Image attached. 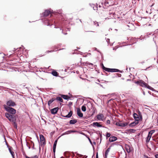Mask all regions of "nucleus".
Masks as SVG:
<instances>
[{"label":"nucleus","instance_id":"nucleus-1","mask_svg":"<svg viewBox=\"0 0 158 158\" xmlns=\"http://www.w3.org/2000/svg\"><path fill=\"white\" fill-rule=\"evenodd\" d=\"M135 83L140 86L147 88L150 90H152V88L151 87L148 85L146 83H145L144 81L142 80H139L138 81H135Z\"/></svg>","mask_w":158,"mask_h":158},{"label":"nucleus","instance_id":"nucleus-2","mask_svg":"<svg viewBox=\"0 0 158 158\" xmlns=\"http://www.w3.org/2000/svg\"><path fill=\"white\" fill-rule=\"evenodd\" d=\"M5 116L10 121L14 123H15L16 118L14 115L10 114L9 113H6Z\"/></svg>","mask_w":158,"mask_h":158},{"label":"nucleus","instance_id":"nucleus-3","mask_svg":"<svg viewBox=\"0 0 158 158\" xmlns=\"http://www.w3.org/2000/svg\"><path fill=\"white\" fill-rule=\"evenodd\" d=\"M5 108L6 110L8 112L7 113L14 115L16 113V110L12 108L6 106V107H5Z\"/></svg>","mask_w":158,"mask_h":158},{"label":"nucleus","instance_id":"nucleus-4","mask_svg":"<svg viewBox=\"0 0 158 158\" xmlns=\"http://www.w3.org/2000/svg\"><path fill=\"white\" fill-rule=\"evenodd\" d=\"M103 70L109 72H120V71L117 69H110L109 68H107L106 67H104Z\"/></svg>","mask_w":158,"mask_h":158},{"label":"nucleus","instance_id":"nucleus-5","mask_svg":"<svg viewBox=\"0 0 158 158\" xmlns=\"http://www.w3.org/2000/svg\"><path fill=\"white\" fill-rule=\"evenodd\" d=\"M6 105L8 107L14 106L16 105L15 103L11 100H9L6 103Z\"/></svg>","mask_w":158,"mask_h":158},{"label":"nucleus","instance_id":"nucleus-6","mask_svg":"<svg viewBox=\"0 0 158 158\" xmlns=\"http://www.w3.org/2000/svg\"><path fill=\"white\" fill-rule=\"evenodd\" d=\"M40 137L41 143L43 144H45L46 143L45 140L44 135H40Z\"/></svg>","mask_w":158,"mask_h":158},{"label":"nucleus","instance_id":"nucleus-7","mask_svg":"<svg viewBox=\"0 0 158 158\" xmlns=\"http://www.w3.org/2000/svg\"><path fill=\"white\" fill-rule=\"evenodd\" d=\"M127 123H123L121 122H117L116 123V125L117 126L121 127H124L126 126L127 125Z\"/></svg>","mask_w":158,"mask_h":158},{"label":"nucleus","instance_id":"nucleus-8","mask_svg":"<svg viewBox=\"0 0 158 158\" xmlns=\"http://www.w3.org/2000/svg\"><path fill=\"white\" fill-rule=\"evenodd\" d=\"M97 119L100 121H102L104 118V115L102 114H99L97 116Z\"/></svg>","mask_w":158,"mask_h":158},{"label":"nucleus","instance_id":"nucleus-9","mask_svg":"<svg viewBox=\"0 0 158 158\" xmlns=\"http://www.w3.org/2000/svg\"><path fill=\"white\" fill-rule=\"evenodd\" d=\"M74 132H78L76 130H69L63 133L61 135H68L71 133H74Z\"/></svg>","mask_w":158,"mask_h":158},{"label":"nucleus","instance_id":"nucleus-10","mask_svg":"<svg viewBox=\"0 0 158 158\" xmlns=\"http://www.w3.org/2000/svg\"><path fill=\"white\" fill-rule=\"evenodd\" d=\"M59 108L58 107H55L51 109V113L52 114H56Z\"/></svg>","mask_w":158,"mask_h":158},{"label":"nucleus","instance_id":"nucleus-11","mask_svg":"<svg viewBox=\"0 0 158 158\" xmlns=\"http://www.w3.org/2000/svg\"><path fill=\"white\" fill-rule=\"evenodd\" d=\"M133 116L134 118L135 119V121H136V120H137V121L139 122V121L140 120V118L137 114L136 113H134L133 114Z\"/></svg>","mask_w":158,"mask_h":158},{"label":"nucleus","instance_id":"nucleus-12","mask_svg":"<svg viewBox=\"0 0 158 158\" xmlns=\"http://www.w3.org/2000/svg\"><path fill=\"white\" fill-rule=\"evenodd\" d=\"M51 13V11L48 10H46L43 13L44 16H47Z\"/></svg>","mask_w":158,"mask_h":158},{"label":"nucleus","instance_id":"nucleus-13","mask_svg":"<svg viewBox=\"0 0 158 158\" xmlns=\"http://www.w3.org/2000/svg\"><path fill=\"white\" fill-rule=\"evenodd\" d=\"M117 138L115 136H111L110 137L109 139V141L110 142H113L117 140Z\"/></svg>","mask_w":158,"mask_h":158},{"label":"nucleus","instance_id":"nucleus-14","mask_svg":"<svg viewBox=\"0 0 158 158\" xmlns=\"http://www.w3.org/2000/svg\"><path fill=\"white\" fill-rule=\"evenodd\" d=\"M139 123V122L137 121V120L136 121H135L131 123H130L129 124V126L130 127H133L135 126L137 124H138Z\"/></svg>","mask_w":158,"mask_h":158},{"label":"nucleus","instance_id":"nucleus-15","mask_svg":"<svg viewBox=\"0 0 158 158\" xmlns=\"http://www.w3.org/2000/svg\"><path fill=\"white\" fill-rule=\"evenodd\" d=\"M93 126L94 127H101L102 126L100 124V123L98 122H94L93 124Z\"/></svg>","mask_w":158,"mask_h":158},{"label":"nucleus","instance_id":"nucleus-16","mask_svg":"<svg viewBox=\"0 0 158 158\" xmlns=\"http://www.w3.org/2000/svg\"><path fill=\"white\" fill-rule=\"evenodd\" d=\"M110 148L111 146H110L106 151L105 154V156L106 158L107 157L108 153L110 152Z\"/></svg>","mask_w":158,"mask_h":158},{"label":"nucleus","instance_id":"nucleus-17","mask_svg":"<svg viewBox=\"0 0 158 158\" xmlns=\"http://www.w3.org/2000/svg\"><path fill=\"white\" fill-rule=\"evenodd\" d=\"M77 114L80 117H82L83 116V114L80 112L79 109L77 110Z\"/></svg>","mask_w":158,"mask_h":158},{"label":"nucleus","instance_id":"nucleus-18","mask_svg":"<svg viewBox=\"0 0 158 158\" xmlns=\"http://www.w3.org/2000/svg\"><path fill=\"white\" fill-rule=\"evenodd\" d=\"M73 114V112L72 111H70L69 112L68 114L65 116H63V117L66 118H70L72 115Z\"/></svg>","mask_w":158,"mask_h":158},{"label":"nucleus","instance_id":"nucleus-19","mask_svg":"<svg viewBox=\"0 0 158 158\" xmlns=\"http://www.w3.org/2000/svg\"><path fill=\"white\" fill-rule=\"evenodd\" d=\"M62 98L63 99L65 100H68L70 98V97H69L67 95H62L61 96Z\"/></svg>","mask_w":158,"mask_h":158},{"label":"nucleus","instance_id":"nucleus-20","mask_svg":"<svg viewBox=\"0 0 158 158\" xmlns=\"http://www.w3.org/2000/svg\"><path fill=\"white\" fill-rule=\"evenodd\" d=\"M77 122V121L76 119H72L71 120L69 121V123L70 124H74L76 123Z\"/></svg>","mask_w":158,"mask_h":158},{"label":"nucleus","instance_id":"nucleus-21","mask_svg":"<svg viewBox=\"0 0 158 158\" xmlns=\"http://www.w3.org/2000/svg\"><path fill=\"white\" fill-rule=\"evenodd\" d=\"M155 132V130H152L149 132L148 136L149 137H151L152 134Z\"/></svg>","mask_w":158,"mask_h":158},{"label":"nucleus","instance_id":"nucleus-22","mask_svg":"<svg viewBox=\"0 0 158 158\" xmlns=\"http://www.w3.org/2000/svg\"><path fill=\"white\" fill-rule=\"evenodd\" d=\"M125 148L128 153H130L131 152V149L130 147L128 145H126L125 146Z\"/></svg>","mask_w":158,"mask_h":158},{"label":"nucleus","instance_id":"nucleus-23","mask_svg":"<svg viewBox=\"0 0 158 158\" xmlns=\"http://www.w3.org/2000/svg\"><path fill=\"white\" fill-rule=\"evenodd\" d=\"M52 74L53 76H55V77H57L58 76V73L56 71H53L52 72Z\"/></svg>","mask_w":158,"mask_h":158},{"label":"nucleus","instance_id":"nucleus-24","mask_svg":"<svg viewBox=\"0 0 158 158\" xmlns=\"http://www.w3.org/2000/svg\"><path fill=\"white\" fill-rule=\"evenodd\" d=\"M56 99L54 98H52L51 99H50L48 102V104L49 106L50 105L51 103L52 102Z\"/></svg>","mask_w":158,"mask_h":158},{"label":"nucleus","instance_id":"nucleus-25","mask_svg":"<svg viewBox=\"0 0 158 158\" xmlns=\"http://www.w3.org/2000/svg\"><path fill=\"white\" fill-rule=\"evenodd\" d=\"M81 61H82V59H81L80 62V63H81V66H84L85 65H87L88 64H89V63H88L87 62H86L85 63V62L82 63V62Z\"/></svg>","mask_w":158,"mask_h":158},{"label":"nucleus","instance_id":"nucleus-26","mask_svg":"<svg viewBox=\"0 0 158 158\" xmlns=\"http://www.w3.org/2000/svg\"><path fill=\"white\" fill-rule=\"evenodd\" d=\"M56 100L59 101L61 102H63V100L61 97H57L56 98Z\"/></svg>","mask_w":158,"mask_h":158},{"label":"nucleus","instance_id":"nucleus-27","mask_svg":"<svg viewBox=\"0 0 158 158\" xmlns=\"http://www.w3.org/2000/svg\"><path fill=\"white\" fill-rule=\"evenodd\" d=\"M25 157L26 158H38V156L36 155H35L31 157H29L27 156V155H25Z\"/></svg>","mask_w":158,"mask_h":158},{"label":"nucleus","instance_id":"nucleus-28","mask_svg":"<svg viewBox=\"0 0 158 158\" xmlns=\"http://www.w3.org/2000/svg\"><path fill=\"white\" fill-rule=\"evenodd\" d=\"M9 152H10V153L11 155H12V157L13 158H14V152L13 151H12L11 149H10V148L9 149Z\"/></svg>","mask_w":158,"mask_h":158},{"label":"nucleus","instance_id":"nucleus-29","mask_svg":"<svg viewBox=\"0 0 158 158\" xmlns=\"http://www.w3.org/2000/svg\"><path fill=\"white\" fill-rule=\"evenodd\" d=\"M46 22H44V23H46V22H47V23H45V24L47 26H51V25L50 23L49 22V21H48V20L46 19L45 21Z\"/></svg>","mask_w":158,"mask_h":158},{"label":"nucleus","instance_id":"nucleus-30","mask_svg":"<svg viewBox=\"0 0 158 158\" xmlns=\"http://www.w3.org/2000/svg\"><path fill=\"white\" fill-rule=\"evenodd\" d=\"M81 110L85 112L86 110V107L85 106L83 105L81 107Z\"/></svg>","mask_w":158,"mask_h":158},{"label":"nucleus","instance_id":"nucleus-31","mask_svg":"<svg viewBox=\"0 0 158 158\" xmlns=\"http://www.w3.org/2000/svg\"><path fill=\"white\" fill-rule=\"evenodd\" d=\"M91 6L93 8L94 10H95L97 9L98 7L96 6L94 4H92Z\"/></svg>","mask_w":158,"mask_h":158},{"label":"nucleus","instance_id":"nucleus-32","mask_svg":"<svg viewBox=\"0 0 158 158\" xmlns=\"http://www.w3.org/2000/svg\"><path fill=\"white\" fill-rule=\"evenodd\" d=\"M20 48H19V49H18V48H17L16 49H15L14 48L15 50L14 51H16V50H17V51H16L15 52H17L18 51H19H19L20 50V53H20V54H21V53H22V52L21 51V50H20Z\"/></svg>","mask_w":158,"mask_h":158},{"label":"nucleus","instance_id":"nucleus-33","mask_svg":"<svg viewBox=\"0 0 158 158\" xmlns=\"http://www.w3.org/2000/svg\"><path fill=\"white\" fill-rule=\"evenodd\" d=\"M57 142V139H56L55 140L53 144V147L56 148Z\"/></svg>","mask_w":158,"mask_h":158},{"label":"nucleus","instance_id":"nucleus-34","mask_svg":"<svg viewBox=\"0 0 158 158\" xmlns=\"http://www.w3.org/2000/svg\"><path fill=\"white\" fill-rule=\"evenodd\" d=\"M151 137H149L148 136L147 137V138H146V142L147 143L149 141H150V139L151 138Z\"/></svg>","mask_w":158,"mask_h":158},{"label":"nucleus","instance_id":"nucleus-35","mask_svg":"<svg viewBox=\"0 0 158 158\" xmlns=\"http://www.w3.org/2000/svg\"><path fill=\"white\" fill-rule=\"evenodd\" d=\"M94 25L96 26H99V24H98V23L96 21L94 22Z\"/></svg>","mask_w":158,"mask_h":158},{"label":"nucleus","instance_id":"nucleus-36","mask_svg":"<svg viewBox=\"0 0 158 158\" xmlns=\"http://www.w3.org/2000/svg\"><path fill=\"white\" fill-rule=\"evenodd\" d=\"M110 134L109 133H108V132H106V138L107 139L108 138L110 137Z\"/></svg>","mask_w":158,"mask_h":158},{"label":"nucleus","instance_id":"nucleus-37","mask_svg":"<svg viewBox=\"0 0 158 158\" xmlns=\"http://www.w3.org/2000/svg\"><path fill=\"white\" fill-rule=\"evenodd\" d=\"M104 5L105 6H109L108 2L107 1H105L104 2Z\"/></svg>","mask_w":158,"mask_h":158},{"label":"nucleus","instance_id":"nucleus-38","mask_svg":"<svg viewBox=\"0 0 158 158\" xmlns=\"http://www.w3.org/2000/svg\"><path fill=\"white\" fill-rule=\"evenodd\" d=\"M132 42L133 43H135L136 42V39L135 38H132L131 39Z\"/></svg>","mask_w":158,"mask_h":158},{"label":"nucleus","instance_id":"nucleus-39","mask_svg":"<svg viewBox=\"0 0 158 158\" xmlns=\"http://www.w3.org/2000/svg\"><path fill=\"white\" fill-rule=\"evenodd\" d=\"M106 123L107 124H110V121L109 120H108L106 121Z\"/></svg>","mask_w":158,"mask_h":158},{"label":"nucleus","instance_id":"nucleus-40","mask_svg":"<svg viewBox=\"0 0 158 158\" xmlns=\"http://www.w3.org/2000/svg\"><path fill=\"white\" fill-rule=\"evenodd\" d=\"M56 148L53 147V152L54 153V154H55V151H56Z\"/></svg>","mask_w":158,"mask_h":158},{"label":"nucleus","instance_id":"nucleus-41","mask_svg":"<svg viewBox=\"0 0 158 158\" xmlns=\"http://www.w3.org/2000/svg\"><path fill=\"white\" fill-rule=\"evenodd\" d=\"M106 41L107 42L108 44L110 43V39H106Z\"/></svg>","mask_w":158,"mask_h":158},{"label":"nucleus","instance_id":"nucleus-42","mask_svg":"<svg viewBox=\"0 0 158 158\" xmlns=\"http://www.w3.org/2000/svg\"><path fill=\"white\" fill-rule=\"evenodd\" d=\"M73 104V103L72 102H70L69 103V104L68 105L69 106H71V105H72Z\"/></svg>","mask_w":158,"mask_h":158},{"label":"nucleus","instance_id":"nucleus-43","mask_svg":"<svg viewBox=\"0 0 158 158\" xmlns=\"http://www.w3.org/2000/svg\"><path fill=\"white\" fill-rule=\"evenodd\" d=\"M144 158H152L151 157H149L147 156H144Z\"/></svg>","mask_w":158,"mask_h":158},{"label":"nucleus","instance_id":"nucleus-44","mask_svg":"<svg viewBox=\"0 0 158 158\" xmlns=\"http://www.w3.org/2000/svg\"><path fill=\"white\" fill-rule=\"evenodd\" d=\"M155 157L156 158H158V154H156L155 155Z\"/></svg>","mask_w":158,"mask_h":158},{"label":"nucleus","instance_id":"nucleus-45","mask_svg":"<svg viewBox=\"0 0 158 158\" xmlns=\"http://www.w3.org/2000/svg\"><path fill=\"white\" fill-rule=\"evenodd\" d=\"M62 33L64 35H66L67 34V33L66 32L64 33L63 32V30H62Z\"/></svg>","mask_w":158,"mask_h":158},{"label":"nucleus","instance_id":"nucleus-46","mask_svg":"<svg viewBox=\"0 0 158 158\" xmlns=\"http://www.w3.org/2000/svg\"><path fill=\"white\" fill-rule=\"evenodd\" d=\"M96 158H98V153H97V154L96 155Z\"/></svg>","mask_w":158,"mask_h":158},{"label":"nucleus","instance_id":"nucleus-47","mask_svg":"<svg viewBox=\"0 0 158 158\" xmlns=\"http://www.w3.org/2000/svg\"><path fill=\"white\" fill-rule=\"evenodd\" d=\"M104 67H105L104 66L103 64H102V68L103 70V69H104Z\"/></svg>","mask_w":158,"mask_h":158},{"label":"nucleus","instance_id":"nucleus-48","mask_svg":"<svg viewBox=\"0 0 158 158\" xmlns=\"http://www.w3.org/2000/svg\"><path fill=\"white\" fill-rule=\"evenodd\" d=\"M150 67V66H149V67H148L145 69V70H147L148 69H149Z\"/></svg>","mask_w":158,"mask_h":158},{"label":"nucleus","instance_id":"nucleus-49","mask_svg":"<svg viewBox=\"0 0 158 158\" xmlns=\"http://www.w3.org/2000/svg\"><path fill=\"white\" fill-rule=\"evenodd\" d=\"M97 83V84H98L99 85H100L101 86H102V85L101 84H99V83Z\"/></svg>","mask_w":158,"mask_h":158},{"label":"nucleus","instance_id":"nucleus-50","mask_svg":"<svg viewBox=\"0 0 158 158\" xmlns=\"http://www.w3.org/2000/svg\"><path fill=\"white\" fill-rule=\"evenodd\" d=\"M125 43H125V42H123V43H122V44H124V45H123V46H124V45H126H126H124V44H125Z\"/></svg>","mask_w":158,"mask_h":158},{"label":"nucleus","instance_id":"nucleus-51","mask_svg":"<svg viewBox=\"0 0 158 158\" xmlns=\"http://www.w3.org/2000/svg\"><path fill=\"white\" fill-rule=\"evenodd\" d=\"M53 51H51L50 52L48 51V52H52Z\"/></svg>","mask_w":158,"mask_h":158},{"label":"nucleus","instance_id":"nucleus-52","mask_svg":"<svg viewBox=\"0 0 158 158\" xmlns=\"http://www.w3.org/2000/svg\"><path fill=\"white\" fill-rule=\"evenodd\" d=\"M130 130H131V131H135V130H133V129H130Z\"/></svg>","mask_w":158,"mask_h":158},{"label":"nucleus","instance_id":"nucleus-53","mask_svg":"<svg viewBox=\"0 0 158 158\" xmlns=\"http://www.w3.org/2000/svg\"><path fill=\"white\" fill-rule=\"evenodd\" d=\"M144 63V62L143 61L142 62H141V64H143Z\"/></svg>","mask_w":158,"mask_h":158},{"label":"nucleus","instance_id":"nucleus-54","mask_svg":"<svg viewBox=\"0 0 158 158\" xmlns=\"http://www.w3.org/2000/svg\"><path fill=\"white\" fill-rule=\"evenodd\" d=\"M81 133L82 135H85V134L84 133Z\"/></svg>","mask_w":158,"mask_h":158},{"label":"nucleus","instance_id":"nucleus-55","mask_svg":"<svg viewBox=\"0 0 158 158\" xmlns=\"http://www.w3.org/2000/svg\"><path fill=\"white\" fill-rule=\"evenodd\" d=\"M32 148L34 149V145H33V146L32 147Z\"/></svg>","mask_w":158,"mask_h":158},{"label":"nucleus","instance_id":"nucleus-56","mask_svg":"<svg viewBox=\"0 0 158 158\" xmlns=\"http://www.w3.org/2000/svg\"><path fill=\"white\" fill-rule=\"evenodd\" d=\"M88 139H89V140L90 141L91 140H90V138H88Z\"/></svg>","mask_w":158,"mask_h":158},{"label":"nucleus","instance_id":"nucleus-57","mask_svg":"<svg viewBox=\"0 0 158 158\" xmlns=\"http://www.w3.org/2000/svg\"><path fill=\"white\" fill-rule=\"evenodd\" d=\"M127 27H130L129 25H127Z\"/></svg>","mask_w":158,"mask_h":158},{"label":"nucleus","instance_id":"nucleus-58","mask_svg":"<svg viewBox=\"0 0 158 158\" xmlns=\"http://www.w3.org/2000/svg\"><path fill=\"white\" fill-rule=\"evenodd\" d=\"M90 64L93 65V64L92 63H89V64Z\"/></svg>","mask_w":158,"mask_h":158},{"label":"nucleus","instance_id":"nucleus-59","mask_svg":"<svg viewBox=\"0 0 158 158\" xmlns=\"http://www.w3.org/2000/svg\"><path fill=\"white\" fill-rule=\"evenodd\" d=\"M97 81H98V82H100V81H99V80H97Z\"/></svg>","mask_w":158,"mask_h":158},{"label":"nucleus","instance_id":"nucleus-60","mask_svg":"<svg viewBox=\"0 0 158 158\" xmlns=\"http://www.w3.org/2000/svg\"><path fill=\"white\" fill-rule=\"evenodd\" d=\"M68 29L69 31H70V29L69 28H68Z\"/></svg>","mask_w":158,"mask_h":158},{"label":"nucleus","instance_id":"nucleus-61","mask_svg":"<svg viewBox=\"0 0 158 158\" xmlns=\"http://www.w3.org/2000/svg\"><path fill=\"white\" fill-rule=\"evenodd\" d=\"M57 50H60V49H58V48H57Z\"/></svg>","mask_w":158,"mask_h":158},{"label":"nucleus","instance_id":"nucleus-62","mask_svg":"<svg viewBox=\"0 0 158 158\" xmlns=\"http://www.w3.org/2000/svg\"><path fill=\"white\" fill-rule=\"evenodd\" d=\"M143 94L144 95L145 94V93L144 92H143Z\"/></svg>","mask_w":158,"mask_h":158},{"label":"nucleus","instance_id":"nucleus-63","mask_svg":"<svg viewBox=\"0 0 158 158\" xmlns=\"http://www.w3.org/2000/svg\"><path fill=\"white\" fill-rule=\"evenodd\" d=\"M80 20L81 21V20Z\"/></svg>","mask_w":158,"mask_h":158},{"label":"nucleus","instance_id":"nucleus-64","mask_svg":"<svg viewBox=\"0 0 158 158\" xmlns=\"http://www.w3.org/2000/svg\"><path fill=\"white\" fill-rule=\"evenodd\" d=\"M153 6V5H152L151 6Z\"/></svg>","mask_w":158,"mask_h":158}]
</instances>
